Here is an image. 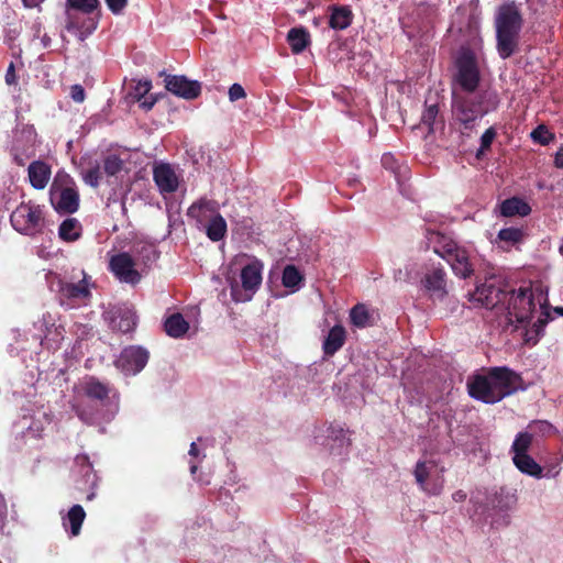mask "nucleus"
I'll list each match as a JSON object with an SVG mask.
<instances>
[{"mask_svg": "<svg viewBox=\"0 0 563 563\" xmlns=\"http://www.w3.org/2000/svg\"><path fill=\"white\" fill-rule=\"evenodd\" d=\"M438 107L429 106L421 118V125L426 126L429 132H433L434 124H437Z\"/></svg>", "mask_w": 563, "mask_h": 563, "instance_id": "ea45409f", "label": "nucleus"}, {"mask_svg": "<svg viewBox=\"0 0 563 563\" xmlns=\"http://www.w3.org/2000/svg\"><path fill=\"white\" fill-rule=\"evenodd\" d=\"M197 468H198L197 464H195V463H192V462H191V463H190V473H191L192 475H195V474H196Z\"/></svg>", "mask_w": 563, "mask_h": 563, "instance_id": "864d4df0", "label": "nucleus"}, {"mask_svg": "<svg viewBox=\"0 0 563 563\" xmlns=\"http://www.w3.org/2000/svg\"><path fill=\"white\" fill-rule=\"evenodd\" d=\"M152 89V82L147 79L139 80L134 87V97L141 101Z\"/></svg>", "mask_w": 563, "mask_h": 563, "instance_id": "79ce46f5", "label": "nucleus"}, {"mask_svg": "<svg viewBox=\"0 0 563 563\" xmlns=\"http://www.w3.org/2000/svg\"><path fill=\"white\" fill-rule=\"evenodd\" d=\"M554 165L558 168H563V146L555 153Z\"/></svg>", "mask_w": 563, "mask_h": 563, "instance_id": "de8ad7c7", "label": "nucleus"}, {"mask_svg": "<svg viewBox=\"0 0 563 563\" xmlns=\"http://www.w3.org/2000/svg\"><path fill=\"white\" fill-rule=\"evenodd\" d=\"M11 68H12V65L10 66L9 70H11ZM10 78H12V75H10V71H8V74H7V81L8 82H11Z\"/></svg>", "mask_w": 563, "mask_h": 563, "instance_id": "4d7b16f0", "label": "nucleus"}, {"mask_svg": "<svg viewBox=\"0 0 563 563\" xmlns=\"http://www.w3.org/2000/svg\"><path fill=\"white\" fill-rule=\"evenodd\" d=\"M263 266L258 262L246 265L241 272L242 286L231 285V295L234 301L245 302L252 299L262 283Z\"/></svg>", "mask_w": 563, "mask_h": 563, "instance_id": "6e6552de", "label": "nucleus"}, {"mask_svg": "<svg viewBox=\"0 0 563 563\" xmlns=\"http://www.w3.org/2000/svg\"><path fill=\"white\" fill-rule=\"evenodd\" d=\"M104 170L99 164L91 165L87 169L82 170V178L85 183L91 187H97L102 179Z\"/></svg>", "mask_w": 563, "mask_h": 563, "instance_id": "e433bc0d", "label": "nucleus"}, {"mask_svg": "<svg viewBox=\"0 0 563 563\" xmlns=\"http://www.w3.org/2000/svg\"><path fill=\"white\" fill-rule=\"evenodd\" d=\"M141 107L146 109V110H150L153 104L155 103V99H152L151 101H147V99H144L143 101L141 100Z\"/></svg>", "mask_w": 563, "mask_h": 563, "instance_id": "3c124183", "label": "nucleus"}, {"mask_svg": "<svg viewBox=\"0 0 563 563\" xmlns=\"http://www.w3.org/2000/svg\"><path fill=\"white\" fill-rule=\"evenodd\" d=\"M85 517L86 512L84 508L79 505H75L69 509L66 519H64V526L66 527L68 523L71 534L78 536Z\"/></svg>", "mask_w": 563, "mask_h": 563, "instance_id": "c85d7f7f", "label": "nucleus"}, {"mask_svg": "<svg viewBox=\"0 0 563 563\" xmlns=\"http://www.w3.org/2000/svg\"><path fill=\"white\" fill-rule=\"evenodd\" d=\"M228 96L231 102H235L238 100L244 99L246 97V92L240 84H233L229 88Z\"/></svg>", "mask_w": 563, "mask_h": 563, "instance_id": "c03bdc74", "label": "nucleus"}, {"mask_svg": "<svg viewBox=\"0 0 563 563\" xmlns=\"http://www.w3.org/2000/svg\"><path fill=\"white\" fill-rule=\"evenodd\" d=\"M531 208L527 202L519 198H510L500 205V212L505 217L527 216Z\"/></svg>", "mask_w": 563, "mask_h": 563, "instance_id": "b1692460", "label": "nucleus"}, {"mask_svg": "<svg viewBox=\"0 0 563 563\" xmlns=\"http://www.w3.org/2000/svg\"><path fill=\"white\" fill-rule=\"evenodd\" d=\"M58 234L66 242L76 241L81 234V225L74 218L66 219L59 225Z\"/></svg>", "mask_w": 563, "mask_h": 563, "instance_id": "cd10ccee", "label": "nucleus"}, {"mask_svg": "<svg viewBox=\"0 0 563 563\" xmlns=\"http://www.w3.org/2000/svg\"><path fill=\"white\" fill-rule=\"evenodd\" d=\"M291 51L301 53L309 44V33L303 29H291L287 36Z\"/></svg>", "mask_w": 563, "mask_h": 563, "instance_id": "c756f323", "label": "nucleus"}, {"mask_svg": "<svg viewBox=\"0 0 563 563\" xmlns=\"http://www.w3.org/2000/svg\"><path fill=\"white\" fill-rule=\"evenodd\" d=\"M531 137L536 143L548 145L554 140V133H552L545 125L540 124L531 132Z\"/></svg>", "mask_w": 563, "mask_h": 563, "instance_id": "4c0bfd02", "label": "nucleus"}, {"mask_svg": "<svg viewBox=\"0 0 563 563\" xmlns=\"http://www.w3.org/2000/svg\"><path fill=\"white\" fill-rule=\"evenodd\" d=\"M313 438L317 444L325 446L333 455H342L350 445L347 432L339 427L317 428Z\"/></svg>", "mask_w": 563, "mask_h": 563, "instance_id": "1a4fd4ad", "label": "nucleus"}, {"mask_svg": "<svg viewBox=\"0 0 563 563\" xmlns=\"http://www.w3.org/2000/svg\"><path fill=\"white\" fill-rule=\"evenodd\" d=\"M98 7V0H67L66 11L91 13Z\"/></svg>", "mask_w": 563, "mask_h": 563, "instance_id": "c9c22d12", "label": "nucleus"}, {"mask_svg": "<svg viewBox=\"0 0 563 563\" xmlns=\"http://www.w3.org/2000/svg\"><path fill=\"white\" fill-rule=\"evenodd\" d=\"M470 300L478 307L505 311L507 325L520 331L525 343L534 345L543 335L545 324L551 320L548 305V288L542 284L518 290L501 288L494 277L478 284Z\"/></svg>", "mask_w": 563, "mask_h": 563, "instance_id": "f257e3e1", "label": "nucleus"}, {"mask_svg": "<svg viewBox=\"0 0 563 563\" xmlns=\"http://www.w3.org/2000/svg\"><path fill=\"white\" fill-rule=\"evenodd\" d=\"M345 342V330L341 325H334L323 342V351L327 355H333Z\"/></svg>", "mask_w": 563, "mask_h": 563, "instance_id": "412c9836", "label": "nucleus"}, {"mask_svg": "<svg viewBox=\"0 0 563 563\" xmlns=\"http://www.w3.org/2000/svg\"><path fill=\"white\" fill-rule=\"evenodd\" d=\"M444 466L433 459L418 461L415 478L421 490L429 495H439L444 487Z\"/></svg>", "mask_w": 563, "mask_h": 563, "instance_id": "423d86ee", "label": "nucleus"}, {"mask_svg": "<svg viewBox=\"0 0 563 563\" xmlns=\"http://www.w3.org/2000/svg\"><path fill=\"white\" fill-rule=\"evenodd\" d=\"M70 97L75 102H82L85 100V90L81 86L75 85L70 89Z\"/></svg>", "mask_w": 563, "mask_h": 563, "instance_id": "49530a36", "label": "nucleus"}, {"mask_svg": "<svg viewBox=\"0 0 563 563\" xmlns=\"http://www.w3.org/2000/svg\"><path fill=\"white\" fill-rule=\"evenodd\" d=\"M82 391L91 398L102 399L108 395V388L90 377L82 383Z\"/></svg>", "mask_w": 563, "mask_h": 563, "instance_id": "473e14b6", "label": "nucleus"}, {"mask_svg": "<svg viewBox=\"0 0 563 563\" xmlns=\"http://www.w3.org/2000/svg\"><path fill=\"white\" fill-rule=\"evenodd\" d=\"M27 175L32 187L41 190L48 184L52 176V169L48 164L42 161H35L30 164Z\"/></svg>", "mask_w": 563, "mask_h": 563, "instance_id": "a211bd4d", "label": "nucleus"}, {"mask_svg": "<svg viewBox=\"0 0 563 563\" xmlns=\"http://www.w3.org/2000/svg\"><path fill=\"white\" fill-rule=\"evenodd\" d=\"M13 228L23 234H34L43 225V212L38 205L22 202L11 214Z\"/></svg>", "mask_w": 563, "mask_h": 563, "instance_id": "0eeeda50", "label": "nucleus"}, {"mask_svg": "<svg viewBox=\"0 0 563 563\" xmlns=\"http://www.w3.org/2000/svg\"><path fill=\"white\" fill-rule=\"evenodd\" d=\"M527 430L537 439L549 434L552 431V426L547 421H534L528 426Z\"/></svg>", "mask_w": 563, "mask_h": 563, "instance_id": "a19ab883", "label": "nucleus"}, {"mask_svg": "<svg viewBox=\"0 0 563 563\" xmlns=\"http://www.w3.org/2000/svg\"><path fill=\"white\" fill-rule=\"evenodd\" d=\"M135 323V314L130 308H120L111 317L112 328L121 332L131 331L134 328Z\"/></svg>", "mask_w": 563, "mask_h": 563, "instance_id": "aec40b11", "label": "nucleus"}, {"mask_svg": "<svg viewBox=\"0 0 563 563\" xmlns=\"http://www.w3.org/2000/svg\"><path fill=\"white\" fill-rule=\"evenodd\" d=\"M534 440L533 434L529 432L527 429L516 437L512 446L511 452L514 455L519 454H528V450L530 445L532 444V441Z\"/></svg>", "mask_w": 563, "mask_h": 563, "instance_id": "72a5a7b5", "label": "nucleus"}, {"mask_svg": "<svg viewBox=\"0 0 563 563\" xmlns=\"http://www.w3.org/2000/svg\"><path fill=\"white\" fill-rule=\"evenodd\" d=\"M189 455L191 457H197L199 455V450H198L197 444L195 442H192L191 445H190Z\"/></svg>", "mask_w": 563, "mask_h": 563, "instance_id": "603ef678", "label": "nucleus"}, {"mask_svg": "<svg viewBox=\"0 0 563 563\" xmlns=\"http://www.w3.org/2000/svg\"><path fill=\"white\" fill-rule=\"evenodd\" d=\"M202 227L206 229L208 238L214 242L223 239L227 233V222L220 213Z\"/></svg>", "mask_w": 563, "mask_h": 563, "instance_id": "a878e982", "label": "nucleus"}, {"mask_svg": "<svg viewBox=\"0 0 563 563\" xmlns=\"http://www.w3.org/2000/svg\"><path fill=\"white\" fill-rule=\"evenodd\" d=\"M188 329L189 324L180 313H174L165 321V330L169 336H183Z\"/></svg>", "mask_w": 563, "mask_h": 563, "instance_id": "393cba45", "label": "nucleus"}, {"mask_svg": "<svg viewBox=\"0 0 563 563\" xmlns=\"http://www.w3.org/2000/svg\"><path fill=\"white\" fill-rule=\"evenodd\" d=\"M523 23L520 7L506 2L498 7L495 16L497 51L501 58H508L518 46L519 33Z\"/></svg>", "mask_w": 563, "mask_h": 563, "instance_id": "7ed1b4c3", "label": "nucleus"}, {"mask_svg": "<svg viewBox=\"0 0 563 563\" xmlns=\"http://www.w3.org/2000/svg\"><path fill=\"white\" fill-rule=\"evenodd\" d=\"M487 110L473 98H461L455 96L454 115L455 119L464 125L465 129L472 126V123L481 118Z\"/></svg>", "mask_w": 563, "mask_h": 563, "instance_id": "ddd939ff", "label": "nucleus"}, {"mask_svg": "<svg viewBox=\"0 0 563 563\" xmlns=\"http://www.w3.org/2000/svg\"><path fill=\"white\" fill-rule=\"evenodd\" d=\"M350 319L352 324L357 328H366L373 323L372 312L363 303H358L352 308Z\"/></svg>", "mask_w": 563, "mask_h": 563, "instance_id": "bb28decb", "label": "nucleus"}, {"mask_svg": "<svg viewBox=\"0 0 563 563\" xmlns=\"http://www.w3.org/2000/svg\"><path fill=\"white\" fill-rule=\"evenodd\" d=\"M218 214V203L212 200L201 199L188 209V216L195 219L200 225H205Z\"/></svg>", "mask_w": 563, "mask_h": 563, "instance_id": "f3484780", "label": "nucleus"}, {"mask_svg": "<svg viewBox=\"0 0 563 563\" xmlns=\"http://www.w3.org/2000/svg\"><path fill=\"white\" fill-rule=\"evenodd\" d=\"M512 461L520 472L536 478L542 477V467L529 454L514 455Z\"/></svg>", "mask_w": 563, "mask_h": 563, "instance_id": "5701e85b", "label": "nucleus"}, {"mask_svg": "<svg viewBox=\"0 0 563 563\" xmlns=\"http://www.w3.org/2000/svg\"><path fill=\"white\" fill-rule=\"evenodd\" d=\"M98 20L90 13L66 11V29L78 40L84 41L97 29Z\"/></svg>", "mask_w": 563, "mask_h": 563, "instance_id": "9b49d317", "label": "nucleus"}, {"mask_svg": "<svg viewBox=\"0 0 563 563\" xmlns=\"http://www.w3.org/2000/svg\"><path fill=\"white\" fill-rule=\"evenodd\" d=\"M82 275L84 277L78 284H68L62 288V291L66 297L75 299H85L89 296V288L86 275L84 273Z\"/></svg>", "mask_w": 563, "mask_h": 563, "instance_id": "2f4dec72", "label": "nucleus"}, {"mask_svg": "<svg viewBox=\"0 0 563 563\" xmlns=\"http://www.w3.org/2000/svg\"><path fill=\"white\" fill-rule=\"evenodd\" d=\"M523 239V233L518 228H507L499 231L497 239L494 243L504 251L509 250L511 246L520 243Z\"/></svg>", "mask_w": 563, "mask_h": 563, "instance_id": "4be33fe9", "label": "nucleus"}, {"mask_svg": "<svg viewBox=\"0 0 563 563\" xmlns=\"http://www.w3.org/2000/svg\"><path fill=\"white\" fill-rule=\"evenodd\" d=\"M123 168V162L115 155H109L103 162L104 174L109 176L117 175Z\"/></svg>", "mask_w": 563, "mask_h": 563, "instance_id": "58836bf2", "label": "nucleus"}, {"mask_svg": "<svg viewBox=\"0 0 563 563\" xmlns=\"http://www.w3.org/2000/svg\"><path fill=\"white\" fill-rule=\"evenodd\" d=\"M554 312L563 317V307H555Z\"/></svg>", "mask_w": 563, "mask_h": 563, "instance_id": "5fc2aeb1", "label": "nucleus"}, {"mask_svg": "<svg viewBox=\"0 0 563 563\" xmlns=\"http://www.w3.org/2000/svg\"><path fill=\"white\" fill-rule=\"evenodd\" d=\"M520 383L519 376L504 367L493 368L485 375L474 376L467 383L470 395L486 404H495L514 393Z\"/></svg>", "mask_w": 563, "mask_h": 563, "instance_id": "f03ea898", "label": "nucleus"}, {"mask_svg": "<svg viewBox=\"0 0 563 563\" xmlns=\"http://www.w3.org/2000/svg\"><path fill=\"white\" fill-rule=\"evenodd\" d=\"M153 176L162 194H170L177 190L179 178L176 170L169 164L161 163L155 165Z\"/></svg>", "mask_w": 563, "mask_h": 563, "instance_id": "dca6fc26", "label": "nucleus"}, {"mask_svg": "<svg viewBox=\"0 0 563 563\" xmlns=\"http://www.w3.org/2000/svg\"><path fill=\"white\" fill-rule=\"evenodd\" d=\"M495 135H496V133H495L494 129H492V128L485 131V133L481 137V148L477 153L478 157L484 153V151L489 148V146L492 145V143L495 139Z\"/></svg>", "mask_w": 563, "mask_h": 563, "instance_id": "37998d69", "label": "nucleus"}, {"mask_svg": "<svg viewBox=\"0 0 563 563\" xmlns=\"http://www.w3.org/2000/svg\"><path fill=\"white\" fill-rule=\"evenodd\" d=\"M302 282V275L294 265H287L283 272V285L296 291Z\"/></svg>", "mask_w": 563, "mask_h": 563, "instance_id": "f704fd0d", "label": "nucleus"}, {"mask_svg": "<svg viewBox=\"0 0 563 563\" xmlns=\"http://www.w3.org/2000/svg\"><path fill=\"white\" fill-rule=\"evenodd\" d=\"M108 8L114 13H120L126 5L128 0H106Z\"/></svg>", "mask_w": 563, "mask_h": 563, "instance_id": "a18cd8bd", "label": "nucleus"}, {"mask_svg": "<svg viewBox=\"0 0 563 563\" xmlns=\"http://www.w3.org/2000/svg\"><path fill=\"white\" fill-rule=\"evenodd\" d=\"M49 197L53 207L59 212L73 213L78 209L79 195L75 183L64 172L56 174L49 190Z\"/></svg>", "mask_w": 563, "mask_h": 563, "instance_id": "39448f33", "label": "nucleus"}, {"mask_svg": "<svg viewBox=\"0 0 563 563\" xmlns=\"http://www.w3.org/2000/svg\"><path fill=\"white\" fill-rule=\"evenodd\" d=\"M148 361V353L140 346H129L124 349L117 361V367L125 375H135L140 373Z\"/></svg>", "mask_w": 563, "mask_h": 563, "instance_id": "f8f14e48", "label": "nucleus"}, {"mask_svg": "<svg viewBox=\"0 0 563 563\" xmlns=\"http://www.w3.org/2000/svg\"><path fill=\"white\" fill-rule=\"evenodd\" d=\"M444 275L445 274L443 269L434 268L423 278V286L432 297L442 298L445 295L446 290Z\"/></svg>", "mask_w": 563, "mask_h": 563, "instance_id": "6ab92c4d", "label": "nucleus"}, {"mask_svg": "<svg viewBox=\"0 0 563 563\" xmlns=\"http://www.w3.org/2000/svg\"><path fill=\"white\" fill-rule=\"evenodd\" d=\"M428 241L434 253L450 264L455 275L467 278L473 274V264L465 247L457 245L450 236L437 231L428 232Z\"/></svg>", "mask_w": 563, "mask_h": 563, "instance_id": "20e7f679", "label": "nucleus"}, {"mask_svg": "<svg viewBox=\"0 0 563 563\" xmlns=\"http://www.w3.org/2000/svg\"><path fill=\"white\" fill-rule=\"evenodd\" d=\"M456 65V80L459 85L465 91H474L479 80V70L475 55L468 49L462 51L457 58Z\"/></svg>", "mask_w": 563, "mask_h": 563, "instance_id": "9d476101", "label": "nucleus"}, {"mask_svg": "<svg viewBox=\"0 0 563 563\" xmlns=\"http://www.w3.org/2000/svg\"><path fill=\"white\" fill-rule=\"evenodd\" d=\"M352 11L347 7L333 8L330 18V25L333 29H346L352 23Z\"/></svg>", "mask_w": 563, "mask_h": 563, "instance_id": "7c9ffc66", "label": "nucleus"}, {"mask_svg": "<svg viewBox=\"0 0 563 563\" xmlns=\"http://www.w3.org/2000/svg\"><path fill=\"white\" fill-rule=\"evenodd\" d=\"M11 68H12V65L10 66L9 70H11ZM10 78H12V75H10V71H8V74H7V81L8 82H11Z\"/></svg>", "mask_w": 563, "mask_h": 563, "instance_id": "6e6d98bb", "label": "nucleus"}, {"mask_svg": "<svg viewBox=\"0 0 563 563\" xmlns=\"http://www.w3.org/2000/svg\"><path fill=\"white\" fill-rule=\"evenodd\" d=\"M452 498H453V500H455L456 503H461V501L465 500V498H466V494H465L463 490H457V492H455V493L452 495Z\"/></svg>", "mask_w": 563, "mask_h": 563, "instance_id": "09e8293b", "label": "nucleus"}, {"mask_svg": "<svg viewBox=\"0 0 563 563\" xmlns=\"http://www.w3.org/2000/svg\"><path fill=\"white\" fill-rule=\"evenodd\" d=\"M111 272L121 280L129 284H136L141 279L140 273L135 269V263L128 253L112 255L109 261Z\"/></svg>", "mask_w": 563, "mask_h": 563, "instance_id": "4468645a", "label": "nucleus"}, {"mask_svg": "<svg viewBox=\"0 0 563 563\" xmlns=\"http://www.w3.org/2000/svg\"><path fill=\"white\" fill-rule=\"evenodd\" d=\"M165 87L172 93L185 99H194L199 96L201 86L198 81L189 80L185 76H167Z\"/></svg>", "mask_w": 563, "mask_h": 563, "instance_id": "2eb2a0df", "label": "nucleus"}, {"mask_svg": "<svg viewBox=\"0 0 563 563\" xmlns=\"http://www.w3.org/2000/svg\"><path fill=\"white\" fill-rule=\"evenodd\" d=\"M22 1H23L24 7L35 8V7L40 5V3H42L44 0H22Z\"/></svg>", "mask_w": 563, "mask_h": 563, "instance_id": "8fccbe9b", "label": "nucleus"}]
</instances>
